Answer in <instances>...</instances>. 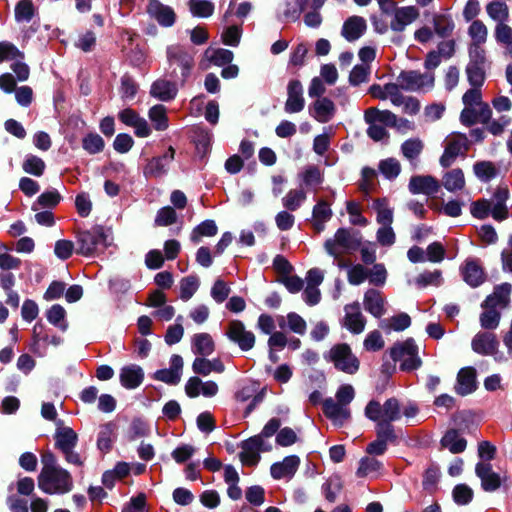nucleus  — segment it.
Returning a JSON list of instances; mask_svg holds the SVG:
<instances>
[{"instance_id": "obj_55", "label": "nucleus", "mask_w": 512, "mask_h": 512, "mask_svg": "<svg viewBox=\"0 0 512 512\" xmlns=\"http://www.w3.org/2000/svg\"><path fill=\"white\" fill-rule=\"evenodd\" d=\"M22 168L26 173L40 177L44 173L46 165L40 157L30 154L23 161Z\"/></svg>"}, {"instance_id": "obj_46", "label": "nucleus", "mask_w": 512, "mask_h": 512, "mask_svg": "<svg viewBox=\"0 0 512 512\" xmlns=\"http://www.w3.org/2000/svg\"><path fill=\"white\" fill-rule=\"evenodd\" d=\"M443 185L450 192L462 190L465 186L463 171L459 168L448 171L443 176Z\"/></svg>"}, {"instance_id": "obj_17", "label": "nucleus", "mask_w": 512, "mask_h": 512, "mask_svg": "<svg viewBox=\"0 0 512 512\" xmlns=\"http://www.w3.org/2000/svg\"><path fill=\"white\" fill-rule=\"evenodd\" d=\"M310 115L320 123L329 122L336 113V106L327 97L318 98L309 108Z\"/></svg>"}, {"instance_id": "obj_38", "label": "nucleus", "mask_w": 512, "mask_h": 512, "mask_svg": "<svg viewBox=\"0 0 512 512\" xmlns=\"http://www.w3.org/2000/svg\"><path fill=\"white\" fill-rule=\"evenodd\" d=\"M485 9L487 15L496 22L495 26H500V24H507L510 13L506 3L493 1L488 3Z\"/></svg>"}, {"instance_id": "obj_31", "label": "nucleus", "mask_w": 512, "mask_h": 512, "mask_svg": "<svg viewBox=\"0 0 512 512\" xmlns=\"http://www.w3.org/2000/svg\"><path fill=\"white\" fill-rule=\"evenodd\" d=\"M367 25L364 18L351 16L343 24L341 34L348 41L359 39L366 31Z\"/></svg>"}, {"instance_id": "obj_13", "label": "nucleus", "mask_w": 512, "mask_h": 512, "mask_svg": "<svg viewBox=\"0 0 512 512\" xmlns=\"http://www.w3.org/2000/svg\"><path fill=\"white\" fill-rule=\"evenodd\" d=\"M354 240L346 229H338L334 237L325 242V249L328 254L339 257L345 252L354 248Z\"/></svg>"}, {"instance_id": "obj_12", "label": "nucleus", "mask_w": 512, "mask_h": 512, "mask_svg": "<svg viewBox=\"0 0 512 512\" xmlns=\"http://www.w3.org/2000/svg\"><path fill=\"white\" fill-rule=\"evenodd\" d=\"M118 118L123 124L133 128L137 137L146 138L152 133V129L147 120L131 108H126L120 111L118 113Z\"/></svg>"}, {"instance_id": "obj_26", "label": "nucleus", "mask_w": 512, "mask_h": 512, "mask_svg": "<svg viewBox=\"0 0 512 512\" xmlns=\"http://www.w3.org/2000/svg\"><path fill=\"white\" fill-rule=\"evenodd\" d=\"M300 465L298 456H287L281 462L274 463L270 472L274 479L291 478Z\"/></svg>"}, {"instance_id": "obj_42", "label": "nucleus", "mask_w": 512, "mask_h": 512, "mask_svg": "<svg viewBox=\"0 0 512 512\" xmlns=\"http://www.w3.org/2000/svg\"><path fill=\"white\" fill-rule=\"evenodd\" d=\"M441 445L451 453L457 454L466 449L467 442L457 431L450 430L443 436Z\"/></svg>"}, {"instance_id": "obj_8", "label": "nucleus", "mask_w": 512, "mask_h": 512, "mask_svg": "<svg viewBox=\"0 0 512 512\" xmlns=\"http://www.w3.org/2000/svg\"><path fill=\"white\" fill-rule=\"evenodd\" d=\"M417 353V346L411 339L395 344L390 350L391 358L395 362L400 361V367L405 371L414 370L420 366L421 360Z\"/></svg>"}, {"instance_id": "obj_41", "label": "nucleus", "mask_w": 512, "mask_h": 512, "mask_svg": "<svg viewBox=\"0 0 512 512\" xmlns=\"http://www.w3.org/2000/svg\"><path fill=\"white\" fill-rule=\"evenodd\" d=\"M469 45H485L488 39V28L481 20H473L468 27Z\"/></svg>"}, {"instance_id": "obj_4", "label": "nucleus", "mask_w": 512, "mask_h": 512, "mask_svg": "<svg viewBox=\"0 0 512 512\" xmlns=\"http://www.w3.org/2000/svg\"><path fill=\"white\" fill-rule=\"evenodd\" d=\"M435 77L433 72L421 73L419 71H402L397 77V85L410 92H428L433 89Z\"/></svg>"}, {"instance_id": "obj_59", "label": "nucleus", "mask_w": 512, "mask_h": 512, "mask_svg": "<svg viewBox=\"0 0 512 512\" xmlns=\"http://www.w3.org/2000/svg\"><path fill=\"white\" fill-rule=\"evenodd\" d=\"M371 73V67L368 64H360L353 67L349 75V83L358 86L367 82Z\"/></svg>"}, {"instance_id": "obj_14", "label": "nucleus", "mask_w": 512, "mask_h": 512, "mask_svg": "<svg viewBox=\"0 0 512 512\" xmlns=\"http://www.w3.org/2000/svg\"><path fill=\"white\" fill-rule=\"evenodd\" d=\"M305 107L303 86L299 80H290L287 85L285 112L289 114L301 112Z\"/></svg>"}, {"instance_id": "obj_48", "label": "nucleus", "mask_w": 512, "mask_h": 512, "mask_svg": "<svg viewBox=\"0 0 512 512\" xmlns=\"http://www.w3.org/2000/svg\"><path fill=\"white\" fill-rule=\"evenodd\" d=\"M194 353L207 356L214 351V342L212 337L207 333H199L192 339Z\"/></svg>"}, {"instance_id": "obj_21", "label": "nucleus", "mask_w": 512, "mask_h": 512, "mask_svg": "<svg viewBox=\"0 0 512 512\" xmlns=\"http://www.w3.org/2000/svg\"><path fill=\"white\" fill-rule=\"evenodd\" d=\"M471 347L478 354L491 355L498 348L496 335L492 332H478L472 339Z\"/></svg>"}, {"instance_id": "obj_57", "label": "nucleus", "mask_w": 512, "mask_h": 512, "mask_svg": "<svg viewBox=\"0 0 512 512\" xmlns=\"http://www.w3.org/2000/svg\"><path fill=\"white\" fill-rule=\"evenodd\" d=\"M207 58L216 66L229 64L233 60V52L227 49H207Z\"/></svg>"}, {"instance_id": "obj_60", "label": "nucleus", "mask_w": 512, "mask_h": 512, "mask_svg": "<svg viewBox=\"0 0 512 512\" xmlns=\"http://www.w3.org/2000/svg\"><path fill=\"white\" fill-rule=\"evenodd\" d=\"M380 468L381 463L378 460L370 457H365L361 459L356 474L358 477H366L376 474L380 470Z\"/></svg>"}, {"instance_id": "obj_9", "label": "nucleus", "mask_w": 512, "mask_h": 512, "mask_svg": "<svg viewBox=\"0 0 512 512\" xmlns=\"http://www.w3.org/2000/svg\"><path fill=\"white\" fill-rule=\"evenodd\" d=\"M240 460L244 465L254 466L260 460V452L271 449L270 445H266L262 436H253L241 444Z\"/></svg>"}, {"instance_id": "obj_34", "label": "nucleus", "mask_w": 512, "mask_h": 512, "mask_svg": "<svg viewBox=\"0 0 512 512\" xmlns=\"http://www.w3.org/2000/svg\"><path fill=\"white\" fill-rule=\"evenodd\" d=\"M277 322L281 329L288 328L291 332L298 335H304L307 330L306 321L296 312H289L286 316H278Z\"/></svg>"}, {"instance_id": "obj_56", "label": "nucleus", "mask_w": 512, "mask_h": 512, "mask_svg": "<svg viewBox=\"0 0 512 512\" xmlns=\"http://www.w3.org/2000/svg\"><path fill=\"white\" fill-rule=\"evenodd\" d=\"M199 288V278L195 275L184 277L180 281V298L184 301L189 300Z\"/></svg>"}, {"instance_id": "obj_2", "label": "nucleus", "mask_w": 512, "mask_h": 512, "mask_svg": "<svg viewBox=\"0 0 512 512\" xmlns=\"http://www.w3.org/2000/svg\"><path fill=\"white\" fill-rule=\"evenodd\" d=\"M365 416L376 423V432L380 437H394L391 422L400 419L401 407L396 398H389L383 404L372 400L365 407Z\"/></svg>"}, {"instance_id": "obj_19", "label": "nucleus", "mask_w": 512, "mask_h": 512, "mask_svg": "<svg viewBox=\"0 0 512 512\" xmlns=\"http://www.w3.org/2000/svg\"><path fill=\"white\" fill-rule=\"evenodd\" d=\"M323 413L334 425L342 426L351 416L350 409L336 403L333 398H328L323 402Z\"/></svg>"}, {"instance_id": "obj_25", "label": "nucleus", "mask_w": 512, "mask_h": 512, "mask_svg": "<svg viewBox=\"0 0 512 512\" xmlns=\"http://www.w3.org/2000/svg\"><path fill=\"white\" fill-rule=\"evenodd\" d=\"M147 12L163 26H171L175 22L176 15L173 9L158 0H150Z\"/></svg>"}, {"instance_id": "obj_11", "label": "nucleus", "mask_w": 512, "mask_h": 512, "mask_svg": "<svg viewBox=\"0 0 512 512\" xmlns=\"http://www.w3.org/2000/svg\"><path fill=\"white\" fill-rule=\"evenodd\" d=\"M227 337L236 343L242 351H248L255 345V335L248 331L245 325L239 320H233L229 323L226 331Z\"/></svg>"}, {"instance_id": "obj_3", "label": "nucleus", "mask_w": 512, "mask_h": 512, "mask_svg": "<svg viewBox=\"0 0 512 512\" xmlns=\"http://www.w3.org/2000/svg\"><path fill=\"white\" fill-rule=\"evenodd\" d=\"M167 60V73L184 83L192 70L193 56L180 46H171L167 49Z\"/></svg>"}, {"instance_id": "obj_18", "label": "nucleus", "mask_w": 512, "mask_h": 512, "mask_svg": "<svg viewBox=\"0 0 512 512\" xmlns=\"http://www.w3.org/2000/svg\"><path fill=\"white\" fill-rule=\"evenodd\" d=\"M178 92L176 81L166 78H159L150 87V95L160 101L168 102L173 100Z\"/></svg>"}, {"instance_id": "obj_50", "label": "nucleus", "mask_w": 512, "mask_h": 512, "mask_svg": "<svg viewBox=\"0 0 512 512\" xmlns=\"http://www.w3.org/2000/svg\"><path fill=\"white\" fill-rule=\"evenodd\" d=\"M494 37L496 42L502 45L507 54L512 58V27L508 24L495 26Z\"/></svg>"}, {"instance_id": "obj_36", "label": "nucleus", "mask_w": 512, "mask_h": 512, "mask_svg": "<svg viewBox=\"0 0 512 512\" xmlns=\"http://www.w3.org/2000/svg\"><path fill=\"white\" fill-rule=\"evenodd\" d=\"M365 122H378L386 126H398L399 118L389 110H379L376 107L368 108L364 113Z\"/></svg>"}, {"instance_id": "obj_58", "label": "nucleus", "mask_w": 512, "mask_h": 512, "mask_svg": "<svg viewBox=\"0 0 512 512\" xmlns=\"http://www.w3.org/2000/svg\"><path fill=\"white\" fill-rule=\"evenodd\" d=\"M398 101L396 103H392L394 106H402L403 112L409 115H415L420 110L419 101L411 96H404L400 90L397 92Z\"/></svg>"}, {"instance_id": "obj_6", "label": "nucleus", "mask_w": 512, "mask_h": 512, "mask_svg": "<svg viewBox=\"0 0 512 512\" xmlns=\"http://www.w3.org/2000/svg\"><path fill=\"white\" fill-rule=\"evenodd\" d=\"M327 359L335 368L347 374H354L359 369V360L346 343L334 345L328 352Z\"/></svg>"}, {"instance_id": "obj_64", "label": "nucleus", "mask_w": 512, "mask_h": 512, "mask_svg": "<svg viewBox=\"0 0 512 512\" xmlns=\"http://www.w3.org/2000/svg\"><path fill=\"white\" fill-rule=\"evenodd\" d=\"M34 15V7L31 1L21 0L15 7V19L18 22H29Z\"/></svg>"}, {"instance_id": "obj_35", "label": "nucleus", "mask_w": 512, "mask_h": 512, "mask_svg": "<svg viewBox=\"0 0 512 512\" xmlns=\"http://www.w3.org/2000/svg\"><path fill=\"white\" fill-rule=\"evenodd\" d=\"M192 369L196 374L207 376L212 372L223 373L225 365L219 358L207 359L198 357L193 361Z\"/></svg>"}, {"instance_id": "obj_27", "label": "nucleus", "mask_w": 512, "mask_h": 512, "mask_svg": "<svg viewBox=\"0 0 512 512\" xmlns=\"http://www.w3.org/2000/svg\"><path fill=\"white\" fill-rule=\"evenodd\" d=\"M363 305L367 312L380 318L385 314V298L376 289H368L364 294Z\"/></svg>"}, {"instance_id": "obj_37", "label": "nucleus", "mask_w": 512, "mask_h": 512, "mask_svg": "<svg viewBox=\"0 0 512 512\" xmlns=\"http://www.w3.org/2000/svg\"><path fill=\"white\" fill-rule=\"evenodd\" d=\"M398 90L399 85L397 83H387L384 86L373 84L369 87L368 92L375 99H390L391 103H396L398 101L396 97Z\"/></svg>"}, {"instance_id": "obj_20", "label": "nucleus", "mask_w": 512, "mask_h": 512, "mask_svg": "<svg viewBox=\"0 0 512 512\" xmlns=\"http://www.w3.org/2000/svg\"><path fill=\"white\" fill-rule=\"evenodd\" d=\"M183 359L179 355H173L170 359V367L156 371L155 378L170 385L179 383L182 375Z\"/></svg>"}, {"instance_id": "obj_22", "label": "nucleus", "mask_w": 512, "mask_h": 512, "mask_svg": "<svg viewBox=\"0 0 512 512\" xmlns=\"http://www.w3.org/2000/svg\"><path fill=\"white\" fill-rule=\"evenodd\" d=\"M475 472L480 478L481 486L485 491L492 492L500 487V476L493 471L491 464L480 462L476 465Z\"/></svg>"}, {"instance_id": "obj_47", "label": "nucleus", "mask_w": 512, "mask_h": 512, "mask_svg": "<svg viewBox=\"0 0 512 512\" xmlns=\"http://www.w3.org/2000/svg\"><path fill=\"white\" fill-rule=\"evenodd\" d=\"M432 23L435 33L440 37L449 36L455 27L453 19L450 15L447 14L434 15Z\"/></svg>"}, {"instance_id": "obj_10", "label": "nucleus", "mask_w": 512, "mask_h": 512, "mask_svg": "<svg viewBox=\"0 0 512 512\" xmlns=\"http://www.w3.org/2000/svg\"><path fill=\"white\" fill-rule=\"evenodd\" d=\"M341 325L355 335L361 334L365 330L366 318L361 312L358 302L344 306V316L341 320Z\"/></svg>"}, {"instance_id": "obj_40", "label": "nucleus", "mask_w": 512, "mask_h": 512, "mask_svg": "<svg viewBox=\"0 0 512 512\" xmlns=\"http://www.w3.org/2000/svg\"><path fill=\"white\" fill-rule=\"evenodd\" d=\"M148 117L156 131H165L169 126L167 109L164 105L152 106L148 111Z\"/></svg>"}, {"instance_id": "obj_63", "label": "nucleus", "mask_w": 512, "mask_h": 512, "mask_svg": "<svg viewBox=\"0 0 512 512\" xmlns=\"http://www.w3.org/2000/svg\"><path fill=\"white\" fill-rule=\"evenodd\" d=\"M304 185L307 187H313L320 185L323 181V175L319 168L316 166H310L306 168L300 175Z\"/></svg>"}, {"instance_id": "obj_33", "label": "nucleus", "mask_w": 512, "mask_h": 512, "mask_svg": "<svg viewBox=\"0 0 512 512\" xmlns=\"http://www.w3.org/2000/svg\"><path fill=\"white\" fill-rule=\"evenodd\" d=\"M456 391L460 395H468L476 389V371L473 367L462 368L457 376Z\"/></svg>"}, {"instance_id": "obj_61", "label": "nucleus", "mask_w": 512, "mask_h": 512, "mask_svg": "<svg viewBox=\"0 0 512 512\" xmlns=\"http://www.w3.org/2000/svg\"><path fill=\"white\" fill-rule=\"evenodd\" d=\"M65 309L60 305H53L47 312L48 321L59 327L61 330H66L67 323L65 321Z\"/></svg>"}, {"instance_id": "obj_5", "label": "nucleus", "mask_w": 512, "mask_h": 512, "mask_svg": "<svg viewBox=\"0 0 512 512\" xmlns=\"http://www.w3.org/2000/svg\"><path fill=\"white\" fill-rule=\"evenodd\" d=\"M107 246V235L101 227H95L78 235L77 253L83 256H92L103 252Z\"/></svg>"}, {"instance_id": "obj_30", "label": "nucleus", "mask_w": 512, "mask_h": 512, "mask_svg": "<svg viewBox=\"0 0 512 512\" xmlns=\"http://www.w3.org/2000/svg\"><path fill=\"white\" fill-rule=\"evenodd\" d=\"M464 280L473 287L479 286L485 279L483 268L477 259H467L462 267Z\"/></svg>"}, {"instance_id": "obj_53", "label": "nucleus", "mask_w": 512, "mask_h": 512, "mask_svg": "<svg viewBox=\"0 0 512 512\" xmlns=\"http://www.w3.org/2000/svg\"><path fill=\"white\" fill-rule=\"evenodd\" d=\"M218 228L213 220H205L197 227H195L191 233V241L199 243L202 237H212L217 234Z\"/></svg>"}, {"instance_id": "obj_32", "label": "nucleus", "mask_w": 512, "mask_h": 512, "mask_svg": "<svg viewBox=\"0 0 512 512\" xmlns=\"http://www.w3.org/2000/svg\"><path fill=\"white\" fill-rule=\"evenodd\" d=\"M119 378L123 387L135 389L142 383L144 373L140 366L131 364L121 369Z\"/></svg>"}, {"instance_id": "obj_39", "label": "nucleus", "mask_w": 512, "mask_h": 512, "mask_svg": "<svg viewBox=\"0 0 512 512\" xmlns=\"http://www.w3.org/2000/svg\"><path fill=\"white\" fill-rule=\"evenodd\" d=\"M332 210L327 202L321 200L313 208L312 224L317 232L324 229V224L330 220Z\"/></svg>"}, {"instance_id": "obj_52", "label": "nucleus", "mask_w": 512, "mask_h": 512, "mask_svg": "<svg viewBox=\"0 0 512 512\" xmlns=\"http://www.w3.org/2000/svg\"><path fill=\"white\" fill-rule=\"evenodd\" d=\"M115 424L109 422L101 426L98 439L97 446L101 451H109L115 435Z\"/></svg>"}, {"instance_id": "obj_62", "label": "nucleus", "mask_w": 512, "mask_h": 512, "mask_svg": "<svg viewBox=\"0 0 512 512\" xmlns=\"http://www.w3.org/2000/svg\"><path fill=\"white\" fill-rule=\"evenodd\" d=\"M82 144L83 148L89 154H96L101 152L104 149L105 145L102 137L96 133H90L86 137H84Z\"/></svg>"}, {"instance_id": "obj_28", "label": "nucleus", "mask_w": 512, "mask_h": 512, "mask_svg": "<svg viewBox=\"0 0 512 512\" xmlns=\"http://www.w3.org/2000/svg\"><path fill=\"white\" fill-rule=\"evenodd\" d=\"M512 287L508 283H503L495 287L494 292L489 295L482 304L485 308H505L510 302V293Z\"/></svg>"}, {"instance_id": "obj_43", "label": "nucleus", "mask_w": 512, "mask_h": 512, "mask_svg": "<svg viewBox=\"0 0 512 512\" xmlns=\"http://www.w3.org/2000/svg\"><path fill=\"white\" fill-rule=\"evenodd\" d=\"M498 167L491 161H478L473 165L475 176L482 182L494 179L498 174Z\"/></svg>"}, {"instance_id": "obj_51", "label": "nucleus", "mask_w": 512, "mask_h": 512, "mask_svg": "<svg viewBox=\"0 0 512 512\" xmlns=\"http://www.w3.org/2000/svg\"><path fill=\"white\" fill-rule=\"evenodd\" d=\"M377 213V222L380 225H391L393 222V210L386 199H377L373 203Z\"/></svg>"}, {"instance_id": "obj_29", "label": "nucleus", "mask_w": 512, "mask_h": 512, "mask_svg": "<svg viewBox=\"0 0 512 512\" xmlns=\"http://www.w3.org/2000/svg\"><path fill=\"white\" fill-rule=\"evenodd\" d=\"M491 115V109L488 105L480 107L465 106L460 115V120L464 125L470 126L477 122H487Z\"/></svg>"}, {"instance_id": "obj_16", "label": "nucleus", "mask_w": 512, "mask_h": 512, "mask_svg": "<svg viewBox=\"0 0 512 512\" xmlns=\"http://www.w3.org/2000/svg\"><path fill=\"white\" fill-rule=\"evenodd\" d=\"M175 156V150L170 146L167 152L158 157H153L144 168V174L147 177H161L167 173L170 163Z\"/></svg>"}, {"instance_id": "obj_23", "label": "nucleus", "mask_w": 512, "mask_h": 512, "mask_svg": "<svg viewBox=\"0 0 512 512\" xmlns=\"http://www.w3.org/2000/svg\"><path fill=\"white\" fill-rule=\"evenodd\" d=\"M419 15V10L414 6L397 8L394 11V18L390 24L391 29L396 32H401L406 26L413 23Z\"/></svg>"}, {"instance_id": "obj_15", "label": "nucleus", "mask_w": 512, "mask_h": 512, "mask_svg": "<svg viewBox=\"0 0 512 512\" xmlns=\"http://www.w3.org/2000/svg\"><path fill=\"white\" fill-rule=\"evenodd\" d=\"M218 385L214 381H202L194 376L188 379L185 384V392L188 397L196 398L200 395L204 397H214L218 393Z\"/></svg>"}, {"instance_id": "obj_7", "label": "nucleus", "mask_w": 512, "mask_h": 512, "mask_svg": "<svg viewBox=\"0 0 512 512\" xmlns=\"http://www.w3.org/2000/svg\"><path fill=\"white\" fill-rule=\"evenodd\" d=\"M443 146L444 152L439 162L442 167L447 168L455 162L457 157L466 154L469 149V140L464 134L452 133L445 138Z\"/></svg>"}, {"instance_id": "obj_45", "label": "nucleus", "mask_w": 512, "mask_h": 512, "mask_svg": "<svg viewBox=\"0 0 512 512\" xmlns=\"http://www.w3.org/2000/svg\"><path fill=\"white\" fill-rule=\"evenodd\" d=\"M423 149L424 143L419 138L408 139L401 145L403 156L412 164L416 163Z\"/></svg>"}, {"instance_id": "obj_44", "label": "nucleus", "mask_w": 512, "mask_h": 512, "mask_svg": "<svg viewBox=\"0 0 512 512\" xmlns=\"http://www.w3.org/2000/svg\"><path fill=\"white\" fill-rule=\"evenodd\" d=\"M77 443V434L70 427L59 428L56 432V444L61 451L72 450Z\"/></svg>"}, {"instance_id": "obj_1", "label": "nucleus", "mask_w": 512, "mask_h": 512, "mask_svg": "<svg viewBox=\"0 0 512 512\" xmlns=\"http://www.w3.org/2000/svg\"><path fill=\"white\" fill-rule=\"evenodd\" d=\"M43 466L37 477L39 489L46 494H66L73 489L71 474L57 464L52 453L42 456Z\"/></svg>"}, {"instance_id": "obj_49", "label": "nucleus", "mask_w": 512, "mask_h": 512, "mask_svg": "<svg viewBox=\"0 0 512 512\" xmlns=\"http://www.w3.org/2000/svg\"><path fill=\"white\" fill-rule=\"evenodd\" d=\"M189 10L197 18H209L213 15L215 6L208 0H189Z\"/></svg>"}, {"instance_id": "obj_24", "label": "nucleus", "mask_w": 512, "mask_h": 512, "mask_svg": "<svg viewBox=\"0 0 512 512\" xmlns=\"http://www.w3.org/2000/svg\"><path fill=\"white\" fill-rule=\"evenodd\" d=\"M439 182L430 175L414 176L410 179L409 190L413 194L431 195L438 191Z\"/></svg>"}, {"instance_id": "obj_54", "label": "nucleus", "mask_w": 512, "mask_h": 512, "mask_svg": "<svg viewBox=\"0 0 512 512\" xmlns=\"http://www.w3.org/2000/svg\"><path fill=\"white\" fill-rule=\"evenodd\" d=\"M306 200V192L303 189H292L283 198V206L290 210L296 211Z\"/></svg>"}]
</instances>
